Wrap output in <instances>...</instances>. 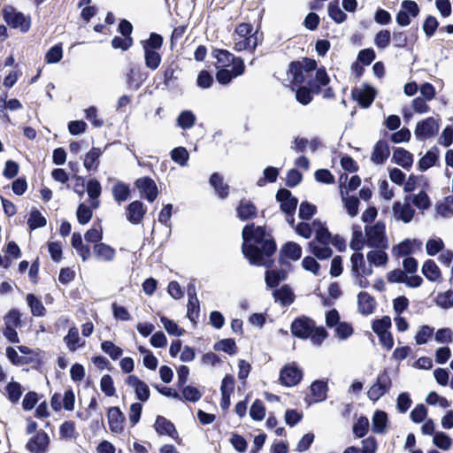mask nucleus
I'll return each instance as SVG.
<instances>
[{"instance_id": "393cba45", "label": "nucleus", "mask_w": 453, "mask_h": 453, "mask_svg": "<svg viewBox=\"0 0 453 453\" xmlns=\"http://www.w3.org/2000/svg\"><path fill=\"white\" fill-rule=\"evenodd\" d=\"M307 74L308 73L302 69V65L299 64V62L290 63L288 75L292 83L295 85L303 84L306 80Z\"/></svg>"}, {"instance_id": "e433bc0d", "label": "nucleus", "mask_w": 453, "mask_h": 453, "mask_svg": "<svg viewBox=\"0 0 453 453\" xmlns=\"http://www.w3.org/2000/svg\"><path fill=\"white\" fill-rule=\"evenodd\" d=\"M327 385L322 380H316L311 385V391L315 402H322L326 398Z\"/></svg>"}, {"instance_id": "ea45409f", "label": "nucleus", "mask_w": 453, "mask_h": 453, "mask_svg": "<svg viewBox=\"0 0 453 453\" xmlns=\"http://www.w3.org/2000/svg\"><path fill=\"white\" fill-rule=\"evenodd\" d=\"M5 390L7 392L8 399L12 403H17L19 401L22 395V388L19 382H9L5 387Z\"/></svg>"}, {"instance_id": "412c9836", "label": "nucleus", "mask_w": 453, "mask_h": 453, "mask_svg": "<svg viewBox=\"0 0 453 453\" xmlns=\"http://www.w3.org/2000/svg\"><path fill=\"white\" fill-rule=\"evenodd\" d=\"M238 218L244 221L257 217L256 206L248 200H241L236 209Z\"/></svg>"}, {"instance_id": "c756f323", "label": "nucleus", "mask_w": 453, "mask_h": 453, "mask_svg": "<svg viewBox=\"0 0 453 453\" xmlns=\"http://www.w3.org/2000/svg\"><path fill=\"white\" fill-rule=\"evenodd\" d=\"M422 273L430 281L441 279V271L434 260H426L422 266Z\"/></svg>"}, {"instance_id": "6e6552de", "label": "nucleus", "mask_w": 453, "mask_h": 453, "mask_svg": "<svg viewBox=\"0 0 453 453\" xmlns=\"http://www.w3.org/2000/svg\"><path fill=\"white\" fill-rule=\"evenodd\" d=\"M411 196H407L404 203L395 202L393 204V214L397 220H402L404 223H409L412 220L415 211L410 204Z\"/></svg>"}, {"instance_id": "f257e3e1", "label": "nucleus", "mask_w": 453, "mask_h": 453, "mask_svg": "<svg viewBox=\"0 0 453 453\" xmlns=\"http://www.w3.org/2000/svg\"><path fill=\"white\" fill-rule=\"evenodd\" d=\"M242 238V253L250 264L270 268L273 262L265 257H270L276 251L274 240L266 234L262 226L255 227L254 224L243 227Z\"/></svg>"}, {"instance_id": "6e6d98bb", "label": "nucleus", "mask_w": 453, "mask_h": 453, "mask_svg": "<svg viewBox=\"0 0 453 453\" xmlns=\"http://www.w3.org/2000/svg\"><path fill=\"white\" fill-rule=\"evenodd\" d=\"M433 442L436 447L443 450H448L451 446L450 437L443 432L434 434Z\"/></svg>"}, {"instance_id": "bb28decb", "label": "nucleus", "mask_w": 453, "mask_h": 453, "mask_svg": "<svg viewBox=\"0 0 453 453\" xmlns=\"http://www.w3.org/2000/svg\"><path fill=\"white\" fill-rule=\"evenodd\" d=\"M144 79L142 77V73L135 69L134 66H130L126 73V82L127 88L133 90H138Z\"/></svg>"}, {"instance_id": "f8f14e48", "label": "nucleus", "mask_w": 453, "mask_h": 453, "mask_svg": "<svg viewBox=\"0 0 453 453\" xmlns=\"http://www.w3.org/2000/svg\"><path fill=\"white\" fill-rule=\"evenodd\" d=\"M302 372L295 365H286L280 372V380L287 387H292L300 382Z\"/></svg>"}, {"instance_id": "0e129e2a", "label": "nucleus", "mask_w": 453, "mask_h": 453, "mask_svg": "<svg viewBox=\"0 0 453 453\" xmlns=\"http://www.w3.org/2000/svg\"><path fill=\"white\" fill-rule=\"evenodd\" d=\"M334 332L340 340H346L353 334V327L347 322H340L335 326Z\"/></svg>"}, {"instance_id": "c85d7f7f", "label": "nucleus", "mask_w": 453, "mask_h": 453, "mask_svg": "<svg viewBox=\"0 0 453 453\" xmlns=\"http://www.w3.org/2000/svg\"><path fill=\"white\" fill-rule=\"evenodd\" d=\"M64 342L70 351H75L85 344V342H81L79 331L75 326L69 329L68 334L64 337Z\"/></svg>"}, {"instance_id": "cd10ccee", "label": "nucleus", "mask_w": 453, "mask_h": 453, "mask_svg": "<svg viewBox=\"0 0 453 453\" xmlns=\"http://www.w3.org/2000/svg\"><path fill=\"white\" fill-rule=\"evenodd\" d=\"M393 160L403 168H410L412 165V154L403 148H397L393 153Z\"/></svg>"}, {"instance_id": "9d476101", "label": "nucleus", "mask_w": 453, "mask_h": 453, "mask_svg": "<svg viewBox=\"0 0 453 453\" xmlns=\"http://www.w3.org/2000/svg\"><path fill=\"white\" fill-rule=\"evenodd\" d=\"M50 443V437L44 431L38 432L30 438L26 445V449L31 453H44Z\"/></svg>"}, {"instance_id": "72a5a7b5", "label": "nucleus", "mask_w": 453, "mask_h": 453, "mask_svg": "<svg viewBox=\"0 0 453 453\" xmlns=\"http://www.w3.org/2000/svg\"><path fill=\"white\" fill-rule=\"evenodd\" d=\"M164 39L162 35L157 33H151L149 39L141 42L143 50H159L163 45Z\"/></svg>"}, {"instance_id": "c9c22d12", "label": "nucleus", "mask_w": 453, "mask_h": 453, "mask_svg": "<svg viewBox=\"0 0 453 453\" xmlns=\"http://www.w3.org/2000/svg\"><path fill=\"white\" fill-rule=\"evenodd\" d=\"M366 257L371 265H374L376 266H381L386 265L388 258L384 250L380 249L371 250L370 252L367 253Z\"/></svg>"}, {"instance_id": "1a4fd4ad", "label": "nucleus", "mask_w": 453, "mask_h": 453, "mask_svg": "<svg viewBox=\"0 0 453 453\" xmlns=\"http://www.w3.org/2000/svg\"><path fill=\"white\" fill-rule=\"evenodd\" d=\"M276 200L280 203L282 212H296L298 200L292 196V193L287 188H280L276 194Z\"/></svg>"}, {"instance_id": "3c124183", "label": "nucleus", "mask_w": 453, "mask_h": 453, "mask_svg": "<svg viewBox=\"0 0 453 453\" xmlns=\"http://www.w3.org/2000/svg\"><path fill=\"white\" fill-rule=\"evenodd\" d=\"M411 202L419 210H426L431 205L429 196L424 191H420L413 196H411Z\"/></svg>"}, {"instance_id": "ddd939ff", "label": "nucleus", "mask_w": 453, "mask_h": 453, "mask_svg": "<svg viewBox=\"0 0 453 453\" xmlns=\"http://www.w3.org/2000/svg\"><path fill=\"white\" fill-rule=\"evenodd\" d=\"M351 262V273L355 280V284L359 288H366L370 286V282L365 279L364 274L360 273V270L357 267V263H363V254L360 252H355L350 257Z\"/></svg>"}, {"instance_id": "a211bd4d", "label": "nucleus", "mask_w": 453, "mask_h": 453, "mask_svg": "<svg viewBox=\"0 0 453 453\" xmlns=\"http://www.w3.org/2000/svg\"><path fill=\"white\" fill-rule=\"evenodd\" d=\"M154 427L160 435H168L172 438H176L178 435L174 425L165 417L157 416Z\"/></svg>"}, {"instance_id": "9b49d317", "label": "nucleus", "mask_w": 453, "mask_h": 453, "mask_svg": "<svg viewBox=\"0 0 453 453\" xmlns=\"http://www.w3.org/2000/svg\"><path fill=\"white\" fill-rule=\"evenodd\" d=\"M139 191L144 196L149 202H153L157 196V188L155 181L149 178H140L135 182Z\"/></svg>"}, {"instance_id": "5fc2aeb1", "label": "nucleus", "mask_w": 453, "mask_h": 453, "mask_svg": "<svg viewBox=\"0 0 453 453\" xmlns=\"http://www.w3.org/2000/svg\"><path fill=\"white\" fill-rule=\"evenodd\" d=\"M369 430V421L366 417H360L353 426V433L358 438H363Z\"/></svg>"}, {"instance_id": "6ab92c4d", "label": "nucleus", "mask_w": 453, "mask_h": 453, "mask_svg": "<svg viewBox=\"0 0 453 453\" xmlns=\"http://www.w3.org/2000/svg\"><path fill=\"white\" fill-rule=\"evenodd\" d=\"M358 311L363 315H370L373 312L376 303L374 298L367 292H360L357 296Z\"/></svg>"}, {"instance_id": "f03ea898", "label": "nucleus", "mask_w": 453, "mask_h": 453, "mask_svg": "<svg viewBox=\"0 0 453 453\" xmlns=\"http://www.w3.org/2000/svg\"><path fill=\"white\" fill-rule=\"evenodd\" d=\"M290 330L297 338L311 339L315 346H320L328 336V333L323 326H317L313 319L304 316L294 319Z\"/></svg>"}, {"instance_id": "4c0bfd02", "label": "nucleus", "mask_w": 453, "mask_h": 453, "mask_svg": "<svg viewBox=\"0 0 453 453\" xmlns=\"http://www.w3.org/2000/svg\"><path fill=\"white\" fill-rule=\"evenodd\" d=\"M212 56L217 59L218 63L221 64L223 66L228 65L229 63H232V66H234V62L240 59L226 50H215L212 52Z\"/></svg>"}, {"instance_id": "423d86ee", "label": "nucleus", "mask_w": 453, "mask_h": 453, "mask_svg": "<svg viewBox=\"0 0 453 453\" xmlns=\"http://www.w3.org/2000/svg\"><path fill=\"white\" fill-rule=\"evenodd\" d=\"M438 130L439 124L437 120L431 117L418 122L414 134L418 140L422 141L435 135Z\"/></svg>"}, {"instance_id": "39448f33", "label": "nucleus", "mask_w": 453, "mask_h": 453, "mask_svg": "<svg viewBox=\"0 0 453 453\" xmlns=\"http://www.w3.org/2000/svg\"><path fill=\"white\" fill-rule=\"evenodd\" d=\"M390 387L391 379L387 371H383L378 374L376 382L369 388L367 396L370 400L376 402L388 392Z\"/></svg>"}, {"instance_id": "473e14b6", "label": "nucleus", "mask_w": 453, "mask_h": 453, "mask_svg": "<svg viewBox=\"0 0 453 453\" xmlns=\"http://www.w3.org/2000/svg\"><path fill=\"white\" fill-rule=\"evenodd\" d=\"M102 155V151L98 148H92L84 158V167L88 171L96 170L99 165V157Z\"/></svg>"}, {"instance_id": "de8ad7c7", "label": "nucleus", "mask_w": 453, "mask_h": 453, "mask_svg": "<svg viewBox=\"0 0 453 453\" xmlns=\"http://www.w3.org/2000/svg\"><path fill=\"white\" fill-rule=\"evenodd\" d=\"M214 349L217 351H224L229 355H234L236 353L237 347L234 340L223 339L214 344Z\"/></svg>"}, {"instance_id": "8fccbe9b", "label": "nucleus", "mask_w": 453, "mask_h": 453, "mask_svg": "<svg viewBox=\"0 0 453 453\" xmlns=\"http://www.w3.org/2000/svg\"><path fill=\"white\" fill-rule=\"evenodd\" d=\"M129 194V188L122 182L117 183L112 188L113 197L119 203L126 201L128 198Z\"/></svg>"}, {"instance_id": "37998d69", "label": "nucleus", "mask_w": 453, "mask_h": 453, "mask_svg": "<svg viewBox=\"0 0 453 453\" xmlns=\"http://www.w3.org/2000/svg\"><path fill=\"white\" fill-rule=\"evenodd\" d=\"M144 51V62L146 67L150 70H156L161 63V56L157 51L155 50H143Z\"/></svg>"}, {"instance_id": "052dcab7", "label": "nucleus", "mask_w": 453, "mask_h": 453, "mask_svg": "<svg viewBox=\"0 0 453 453\" xmlns=\"http://www.w3.org/2000/svg\"><path fill=\"white\" fill-rule=\"evenodd\" d=\"M250 415L254 420H262L265 415V406L260 400H256L250 410Z\"/></svg>"}, {"instance_id": "a878e982", "label": "nucleus", "mask_w": 453, "mask_h": 453, "mask_svg": "<svg viewBox=\"0 0 453 453\" xmlns=\"http://www.w3.org/2000/svg\"><path fill=\"white\" fill-rule=\"evenodd\" d=\"M273 294L275 301L280 302L283 306L290 305L295 300V295L288 285H284L279 289H275Z\"/></svg>"}, {"instance_id": "4be33fe9", "label": "nucleus", "mask_w": 453, "mask_h": 453, "mask_svg": "<svg viewBox=\"0 0 453 453\" xmlns=\"http://www.w3.org/2000/svg\"><path fill=\"white\" fill-rule=\"evenodd\" d=\"M390 154L388 142L383 140H380L374 146L372 154V161L375 164H382L386 161Z\"/></svg>"}, {"instance_id": "aec40b11", "label": "nucleus", "mask_w": 453, "mask_h": 453, "mask_svg": "<svg viewBox=\"0 0 453 453\" xmlns=\"http://www.w3.org/2000/svg\"><path fill=\"white\" fill-rule=\"evenodd\" d=\"M352 96L363 108H368L375 98L374 91L372 88L354 89L352 91Z\"/></svg>"}, {"instance_id": "2eb2a0df", "label": "nucleus", "mask_w": 453, "mask_h": 453, "mask_svg": "<svg viewBox=\"0 0 453 453\" xmlns=\"http://www.w3.org/2000/svg\"><path fill=\"white\" fill-rule=\"evenodd\" d=\"M126 383L134 388L135 395L138 400L142 402H146L150 398V388L148 385L141 380L137 376L135 375H129L127 380Z\"/></svg>"}, {"instance_id": "09e8293b", "label": "nucleus", "mask_w": 453, "mask_h": 453, "mask_svg": "<svg viewBox=\"0 0 453 453\" xmlns=\"http://www.w3.org/2000/svg\"><path fill=\"white\" fill-rule=\"evenodd\" d=\"M160 321L169 334L175 336H181L184 334L185 330L179 327V326L173 320L163 316L160 318Z\"/></svg>"}, {"instance_id": "13d9d810", "label": "nucleus", "mask_w": 453, "mask_h": 453, "mask_svg": "<svg viewBox=\"0 0 453 453\" xmlns=\"http://www.w3.org/2000/svg\"><path fill=\"white\" fill-rule=\"evenodd\" d=\"M391 41V34L388 30L384 29L379 31L374 38V44L379 49H386Z\"/></svg>"}, {"instance_id": "338daca9", "label": "nucleus", "mask_w": 453, "mask_h": 453, "mask_svg": "<svg viewBox=\"0 0 453 453\" xmlns=\"http://www.w3.org/2000/svg\"><path fill=\"white\" fill-rule=\"evenodd\" d=\"M317 211V208L315 205L308 203L303 202L299 207V217L302 219L308 220L310 219Z\"/></svg>"}, {"instance_id": "680f3d73", "label": "nucleus", "mask_w": 453, "mask_h": 453, "mask_svg": "<svg viewBox=\"0 0 453 453\" xmlns=\"http://www.w3.org/2000/svg\"><path fill=\"white\" fill-rule=\"evenodd\" d=\"M436 303L443 309H449L453 306V290H448L441 293L436 297Z\"/></svg>"}, {"instance_id": "774afa93", "label": "nucleus", "mask_w": 453, "mask_h": 453, "mask_svg": "<svg viewBox=\"0 0 453 453\" xmlns=\"http://www.w3.org/2000/svg\"><path fill=\"white\" fill-rule=\"evenodd\" d=\"M438 213L442 217L453 215V196H447L442 203L438 206Z\"/></svg>"}, {"instance_id": "dca6fc26", "label": "nucleus", "mask_w": 453, "mask_h": 453, "mask_svg": "<svg viewBox=\"0 0 453 453\" xmlns=\"http://www.w3.org/2000/svg\"><path fill=\"white\" fill-rule=\"evenodd\" d=\"M146 211L141 201H134L127 207V219L130 223L137 225L142 222Z\"/></svg>"}, {"instance_id": "e2e57ef3", "label": "nucleus", "mask_w": 453, "mask_h": 453, "mask_svg": "<svg viewBox=\"0 0 453 453\" xmlns=\"http://www.w3.org/2000/svg\"><path fill=\"white\" fill-rule=\"evenodd\" d=\"M62 57H63L62 46L59 44H57L49 50V51L46 53L45 58H46L47 63L54 64V63L59 62L61 60Z\"/></svg>"}, {"instance_id": "7ed1b4c3", "label": "nucleus", "mask_w": 453, "mask_h": 453, "mask_svg": "<svg viewBox=\"0 0 453 453\" xmlns=\"http://www.w3.org/2000/svg\"><path fill=\"white\" fill-rule=\"evenodd\" d=\"M365 236L367 239V245L380 250H386L388 248V239L385 234V224L378 221L371 226H365Z\"/></svg>"}, {"instance_id": "b1692460", "label": "nucleus", "mask_w": 453, "mask_h": 453, "mask_svg": "<svg viewBox=\"0 0 453 453\" xmlns=\"http://www.w3.org/2000/svg\"><path fill=\"white\" fill-rule=\"evenodd\" d=\"M210 184L213 187L219 198L224 199L228 196L229 186L223 181V177L219 173H214L211 174Z\"/></svg>"}, {"instance_id": "79ce46f5", "label": "nucleus", "mask_w": 453, "mask_h": 453, "mask_svg": "<svg viewBox=\"0 0 453 453\" xmlns=\"http://www.w3.org/2000/svg\"><path fill=\"white\" fill-rule=\"evenodd\" d=\"M27 224L31 230H35L46 226L47 220L38 210L34 209L30 213Z\"/></svg>"}, {"instance_id": "2f4dec72", "label": "nucleus", "mask_w": 453, "mask_h": 453, "mask_svg": "<svg viewBox=\"0 0 453 453\" xmlns=\"http://www.w3.org/2000/svg\"><path fill=\"white\" fill-rule=\"evenodd\" d=\"M387 423V413L383 411H376L372 418V431L375 434H384Z\"/></svg>"}, {"instance_id": "4468645a", "label": "nucleus", "mask_w": 453, "mask_h": 453, "mask_svg": "<svg viewBox=\"0 0 453 453\" xmlns=\"http://www.w3.org/2000/svg\"><path fill=\"white\" fill-rule=\"evenodd\" d=\"M302 256L301 246L294 242H286L280 250V263L284 265L286 259L298 260Z\"/></svg>"}, {"instance_id": "4d7b16f0", "label": "nucleus", "mask_w": 453, "mask_h": 453, "mask_svg": "<svg viewBox=\"0 0 453 453\" xmlns=\"http://www.w3.org/2000/svg\"><path fill=\"white\" fill-rule=\"evenodd\" d=\"M434 334V327L424 325L420 326L419 330L418 331L415 341L416 343L418 345H422L427 342V341L432 337Z\"/></svg>"}, {"instance_id": "0eeeda50", "label": "nucleus", "mask_w": 453, "mask_h": 453, "mask_svg": "<svg viewBox=\"0 0 453 453\" xmlns=\"http://www.w3.org/2000/svg\"><path fill=\"white\" fill-rule=\"evenodd\" d=\"M245 65L242 59H237L234 62V66L231 69L221 68L216 73V79L219 83L226 85L232 81L235 77L242 75L244 73Z\"/></svg>"}, {"instance_id": "f3484780", "label": "nucleus", "mask_w": 453, "mask_h": 453, "mask_svg": "<svg viewBox=\"0 0 453 453\" xmlns=\"http://www.w3.org/2000/svg\"><path fill=\"white\" fill-rule=\"evenodd\" d=\"M108 421L111 432L119 434L124 429L125 416L119 407H111L108 410Z\"/></svg>"}, {"instance_id": "f704fd0d", "label": "nucleus", "mask_w": 453, "mask_h": 453, "mask_svg": "<svg viewBox=\"0 0 453 453\" xmlns=\"http://www.w3.org/2000/svg\"><path fill=\"white\" fill-rule=\"evenodd\" d=\"M438 150L436 148L427 151L424 157H422L418 162V168L420 171H426L428 168L435 165L438 159Z\"/></svg>"}, {"instance_id": "603ef678", "label": "nucleus", "mask_w": 453, "mask_h": 453, "mask_svg": "<svg viewBox=\"0 0 453 453\" xmlns=\"http://www.w3.org/2000/svg\"><path fill=\"white\" fill-rule=\"evenodd\" d=\"M391 326V319L388 316H384L380 319H375L372 322V329L378 335L386 332H388V329Z\"/></svg>"}, {"instance_id": "a19ab883", "label": "nucleus", "mask_w": 453, "mask_h": 453, "mask_svg": "<svg viewBox=\"0 0 453 453\" xmlns=\"http://www.w3.org/2000/svg\"><path fill=\"white\" fill-rule=\"evenodd\" d=\"M27 304L31 309V312L34 316H43L45 308L42 301L33 294L27 296Z\"/></svg>"}, {"instance_id": "bf43d9fd", "label": "nucleus", "mask_w": 453, "mask_h": 453, "mask_svg": "<svg viewBox=\"0 0 453 453\" xmlns=\"http://www.w3.org/2000/svg\"><path fill=\"white\" fill-rule=\"evenodd\" d=\"M364 245L365 237L361 229L359 227L357 229H354L352 234V240L349 244L350 249L357 252L364 248Z\"/></svg>"}, {"instance_id": "a18cd8bd", "label": "nucleus", "mask_w": 453, "mask_h": 453, "mask_svg": "<svg viewBox=\"0 0 453 453\" xmlns=\"http://www.w3.org/2000/svg\"><path fill=\"white\" fill-rule=\"evenodd\" d=\"M181 401L184 399L188 402L196 403L202 397V393L198 388L192 386H183L181 388Z\"/></svg>"}, {"instance_id": "5701e85b", "label": "nucleus", "mask_w": 453, "mask_h": 453, "mask_svg": "<svg viewBox=\"0 0 453 453\" xmlns=\"http://www.w3.org/2000/svg\"><path fill=\"white\" fill-rule=\"evenodd\" d=\"M93 251L98 260L111 262L115 257V250L104 242L95 244Z\"/></svg>"}, {"instance_id": "58836bf2", "label": "nucleus", "mask_w": 453, "mask_h": 453, "mask_svg": "<svg viewBox=\"0 0 453 453\" xmlns=\"http://www.w3.org/2000/svg\"><path fill=\"white\" fill-rule=\"evenodd\" d=\"M196 116L191 111H183L177 118V125L182 129H189L196 123Z\"/></svg>"}, {"instance_id": "7c9ffc66", "label": "nucleus", "mask_w": 453, "mask_h": 453, "mask_svg": "<svg viewBox=\"0 0 453 453\" xmlns=\"http://www.w3.org/2000/svg\"><path fill=\"white\" fill-rule=\"evenodd\" d=\"M310 251L319 259L323 260L330 257L333 250L329 244H319L315 241L309 242Z\"/></svg>"}, {"instance_id": "69168bd1", "label": "nucleus", "mask_w": 453, "mask_h": 453, "mask_svg": "<svg viewBox=\"0 0 453 453\" xmlns=\"http://www.w3.org/2000/svg\"><path fill=\"white\" fill-rule=\"evenodd\" d=\"M100 388L107 396H113L115 395L116 389L113 386V380L109 374H105L102 377Z\"/></svg>"}, {"instance_id": "20e7f679", "label": "nucleus", "mask_w": 453, "mask_h": 453, "mask_svg": "<svg viewBox=\"0 0 453 453\" xmlns=\"http://www.w3.org/2000/svg\"><path fill=\"white\" fill-rule=\"evenodd\" d=\"M3 16L5 22L12 28L19 29L23 33L30 28V19L12 6H7L4 9Z\"/></svg>"}, {"instance_id": "c03bdc74", "label": "nucleus", "mask_w": 453, "mask_h": 453, "mask_svg": "<svg viewBox=\"0 0 453 453\" xmlns=\"http://www.w3.org/2000/svg\"><path fill=\"white\" fill-rule=\"evenodd\" d=\"M328 15L338 24L342 23L347 19L346 13L341 10L337 1L331 2L328 4Z\"/></svg>"}, {"instance_id": "864d4df0", "label": "nucleus", "mask_w": 453, "mask_h": 453, "mask_svg": "<svg viewBox=\"0 0 453 453\" xmlns=\"http://www.w3.org/2000/svg\"><path fill=\"white\" fill-rule=\"evenodd\" d=\"M101 349L113 360L118 359L123 353L122 349L111 341H104L101 343Z\"/></svg>"}, {"instance_id": "49530a36", "label": "nucleus", "mask_w": 453, "mask_h": 453, "mask_svg": "<svg viewBox=\"0 0 453 453\" xmlns=\"http://www.w3.org/2000/svg\"><path fill=\"white\" fill-rule=\"evenodd\" d=\"M171 158L180 166H185L189 158V154L186 148L177 147L171 151Z\"/></svg>"}]
</instances>
